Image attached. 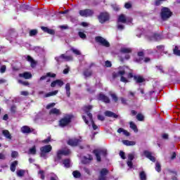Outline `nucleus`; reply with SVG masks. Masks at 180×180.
I'll list each match as a JSON object with an SVG mask.
<instances>
[{
    "label": "nucleus",
    "mask_w": 180,
    "mask_h": 180,
    "mask_svg": "<svg viewBox=\"0 0 180 180\" xmlns=\"http://www.w3.org/2000/svg\"><path fill=\"white\" fill-rule=\"evenodd\" d=\"M20 95H22V96H27V95H29V92L26 91H23L20 92Z\"/></svg>",
    "instance_id": "obj_63"
},
{
    "label": "nucleus",
    "mask_w": 180,
    "mask_h": 180,
    "mask_svg": "<svg viewBox=\"0 0 180 180\" xmlns=\"http://www.w3.org/2000/svg\"><path fill=\"white\" fill-rule=\"evenodd\" d=\"M80 16L83 18H88L89 16H92L94 15V11L90 9L81 10L79 11Z\"/></svg>",
    "instance_id": "obj_11"
},
{
    "label": "nucleus",
    "mask_w": 180,
    "mask_h": 180,
    "mask_svg": "<svg viewBox=\"0 0 180 180\" xmlns=\"http://www.w3.org/2000/svg\"><path fill=\"white\" fill-rule=\"evenodd\" d=\"M41 157L42 158H44L46 160L47 158V153H50L51 150H53V147H51V145H46L44 146H42L41 148Z\"/></svg>",
    "instance_id": "obj_5"
},
{
    "label": "nucleus",
    "mask_w": 180,
    "mask_h": 180,
    "mask_svg": "<svg viewBox=\"0 0 180 180\" xmlns=\"http://www.w3.org/2000/svg\"><path fill=\"white\" fill-rule=\"evenodd\" d=\"M78 34L80 39H82L83 40H85V39H86V34H85L84 32H79Z\"/></svg>",
    "instance_id": "obj_46"
},
{
    "label": "nucleus",
    "mask_w": 180,
    "mask_h": 180,
    "mask_svg": "<svg viewBox=\"0 0 180 180\" xmlns=\"http://www.w3.org/2000/svg\"><path fill=\"white\" fill-rule=\"evenodd\" d=\"M172 15V13L169 10V8L165 7L162 8L161 11V18L162 20H167V19H169L171 18V15Z\"/></svg>",
    "instance_id": "obj_7"
},
{
    "label": "nucleus",
    "mask_w": 180,
    "mask_h": 180,
    "mask_svg": "<svg viewBox=\"0 0 180 180\" xmlns=\"http://www.w3.org/2000/svg\"><path fill=\"white\" fill-rule=\"evenodd\" d=\"M11 157H12V158H16L18 157V152L17 151H13L11 153Z\"/></svg>",
    "instance_id": "obj_57"
},
{
    "label": "nucleus",
    "mask_w": 180,
    "mask_h": 180,
    "mask_svg": "<svg viewBox=\"0 0 180 180\" xmlns=\"http://www.w3.org/2000/svg\"><path fill=\"white\" fill-rule=\"evenodd\" d=\"M122 143L124 146H136V141H133L123 140Z\"/></svg>",
    "instance_id": "obj_31"
},
{
    "label": "nucleus",
    "mask_w": 180,
    "mask_h": 180,
    "mask_svg": "<svg viewBox=\"0 0 180 180\" xmlns=\"http://www.w3.org/2000/svg\"><path fill=\"white\" fill-rule=\"evenodd\" d=\"M49 113L50 115H56V116H58L59 115H61V111L58 108H52Z\"/></svg>",
    "instance_id": "obj_25"
},
{
    "label": "nucleus",
    "mask_w": 180,
    "mask_h": 180,
    "mask_svg": "<svg viewBox=\"0 0 180 180\" xmlns=\"http://www.w3.org/2000/svg\"><path fill=\"white\" fill-rule=\"evenodd\" d=\"M21 11L26 12V11H30V6L29 5L23 4L20 6Z\"/></svg>",
    "instance_id": "obj_40"
},
{
    "label": "nucleus",
    "mask_w": 180,
    "mask_h": 180,
    "mask_svg": "<svg viewBox=\"0 0 180 180\" xmlns=\"http://www.w3.org/2000/svg\"><path fill=\"white\" fill-rule=\"evenodd\" d=\"M37 34V30H32L30 31V36H36Z\"/></svg>",
    "instance_id": "obj_52"
},
{
    "label": "nucleus",
    "mask_w": 180,
    "mask_h": 180,
    "mask_svg": "<svg viewBox=\"0 0 180 180\" xmlns=\"http://www.w3.org/2000/svg\"><path fill=\"white\" fill-rule=\"evenodd\" d=\"M120 52L125 55V60L130 58V53H131V48H122Z\"/></svg>",
    "instance_id": "obj_15"
},
{
    "label": "nucleus",
    "mask_w": 180,
    "mask_h": 180,
    "mask_svg": "<svg viewBox=\"0 0 180 180\" xmlns=\"http://www.w3.org/2000/svg\"><path fill=\"white\" fill-rule=\"evenodd\" d=\"M92 160H94V158L92 157V155H86L82 158V164H89V162L92 161Z\"/></svg>",
    "instance_id": "obj_18"
},
{
    "label": "nucleus",
    "mask_w": 180,
    "mask_h": 180,
    "mask_svg": "<svg viewBox=\"0 0 180 180\" xmlns=\"http://www.w3.org/2000/svg\"><path fill=\"white\" fill-rule=\"evenodd\" d=\"M174 54L176 56H180V50L176 46L174 49Z\"/></svg>",
    "instance_id": "obj_51"
},
{
    "label": "nucleus",
    "mask_w": 180,
    "mask_h": 180,
    "mask_svg": "<svg viewBox=\"0 0 180 180\" xmlns=\"http://www.w3.org/2000/svg\"><path fill=\"white\" fill-rule=\"evenodd\" d=\"M47 77H49L51 78H54V77H56V74L51 73V72H48V73H46V75H44V76L41 77L39 79V81H44V79H46V78H47Z\"/></svg>",
    "instance_id": "obj_24"
},
{
    "label": "nucleus",
    "mask_w": 180,
    "mask_h": 180,
    "mask_svg": "<svg viewBox=\"0 0 180 180\" xmlns=\"http://www.w3.org/2000/svg\"><path fill=\"white\" fill-rule=\"evenodd\" d=\"M70 154H71V150H70V149H68V148L58 150L57 156L55 158V161L56 162L60 161V160L61 159V157H63V155H68Z\"/></svg>",
    "instance_id": "obj_8"
},
{
    "label": "nucleus",
    "mask_w": 180,
    "mask_h": 180,
    "mask_svg": "<svg viewBox=\"0 0 180 180\" xmlns=\"http://www.w3.org/2000/svg\"><path fill=\"white\" fill-rule=\"evenodd\" d=\"M110 96L112 98V100H114L115 102H117L118 98H117V96H116L115 94H110Z\"/></svg>",
    "instance_id": "obj_50"
},
{
    "label": "nucleus",
    "mask_w": 180,
    "mask_h": 180,
    "mask_svg": "<svg viewBox=\"0 0 180 180\" xmlns=\"http://www.w3.org/2000/svg\"><path fill=\"white\" fill-rule=\"evenodd\" d=\"M105 64V67H108V68L112 67V63L109 60H106Z\"/></svg>",
    "instance_id": "obj_62"
},
{
    "label": "nucleus",
    "mask_w": 180,
    "mask_h": 180,
    "mask_svg": "<svg viewBox=\"0 0 180 180\" xmlns=\"http://www.w3.org/2000/svg\"><path fill=\"white\" fill-rule=\"evenodd\" d=\"M112 8L114 9V11H119L120 9L119 6L117 4H112Z\"/></svg>",
    "instance_id": "obj_61"
},
{
    "label": "nucleus",
    "mask_w": 180,
    "mask_h": 180,
    "mask_svg": "<svg viewBox=\"0 0 180 180\" xmlns=\"http://www.w3.org/2000/svg\"><path fill=\"white\" fill-rule=\"evenodd\" d=\"M155 169L158 172H160L161 171V165H160V162H157L155 164Z\"/></svg>",
    "instance_id": "obj_47"
},
{
    "label": "nucleus",
    "mask_w": 180,
    "mask_h": 180,
    "mask_svg": "<svg viewBox=\"0 0 180 180\" xmlns=\"http://www.w3.org/2000/svg\"><path fill=\"white\" fill-rule=\"evenodd\" d=\"M125 9H130L131 8V2H127L124 4Z\"/></svg>",
    "instance_id": "obj_53"
},
{
    "label": "nucleus",
    "mask_w": 180,
    "mask_h": 180,
    "mask_svg": "<svg viewBox=\"0 0 180 180\" xmlns=\"http://www.w3.org/2000/svg\"><path fill=\"white\" fill-rule=\"evenodd\" d=\"M63 164L65 168H70V167H71V160H70V159H66L63 160Z\"/></svg>",
    "instance_id": "obj_36"
},
{
    "label": "nucleus",
    "mask_w": 180,
    "mask_h": 180,
    "mask_svg": "<svg viewBox=\"0 0 180 180\" xmlns=\"http://www.w3.org/2000/svg\"><path fill=\"white\" fill-rule=\"evenodd\" d=\"M21 131L22 133L27 134V133H31L32 131L30 130V128L28 126H23L21 128Z\"/></svg>",
    "instance_id": "obj_33"
},
{
    "label": "nucleus",
    "mask_w": 180,
    "mask_h": 180,
    "mask_svg": "<svg viewBox=\"0 0 180 180\" xmlns=\"http://www.w3.org/2000/svg\"><path fill=\"white\" fill-rule=\"evenodd\" d=\"M108 172H109V170H108L107 169L105 168L102 169L100 171L98 180H108L106 175H108Z\"/></svg>",
    "instance_id": "obj_14"
},
{
    "label": "nucleus",
    "mask_w": 180,
    "mask_h": 180,
    "mask_svg": "<svg viewBox=\"0 0 180 180\" xmlns=\"http://www.w3.org/2000/svg\"><path fill=\"white\" fill-rule=\"evenodd\" d=\"M51 180H58V177L57 176V175L54 174L51 177Z\"/></svg>",
    "instance_id": "obj_64"
},
{
    "label": "nucleus",
    "mask_w": 180,
    "mask_h": 180,
    "mask_svg": "<svg viewBox=\"0 0 180 180\" xmlns=\"http://www.w3.org/2000/svg\"><path fill=\"white\" fill-rule=\"evenodd\" d=\"M138 56H139V58H136V63H139L140 64H141V63H143V59L141 58V57H143V56H144V53H143L141 51L139 52Z\"/></svg>",
    "instance_id": "obj_35"
},
{
    "label": "nucleus",
    "mask_w": 180,
    "mask_h": 180,
    "mask_svg": "<svg viewBox=\"0 0 180 180\" xmlns=\"http://www.w3.org/2000/svg\"><path fill=\"white\" fill-rule=\"evenodd\" d=\"M41 30L45 32V33H49V34H54L55 33L53 30L47 28L46 27H41Z\"/></svg>",
    "instance_id": "obj_29"
},
{
    "label": "nucleus",
    "mask_w": 180,
    "mask_h": 180,
    "mask_svg": "<svg viewBox=\"0 0 180 180\" xmlns=\"http://www.w3.org/2000/svg\"><path fill=\"white\" fill-rule=\"evenodd\" d=\"M19 77H20V78H25V79H30V78H32V73L25 72L19 74Z\"/></svg>",
    "instance_id": "obj_22"
},
{
    "label": "nucleus",
    "mask_w": 180,
    "mask_h": 180,
    "mask_svg": "<svg viewBox=\"0 0 180 180\" xmlns=\"http://www.w3.org/2000/svg\"><path fill=\"white\" fill-rule=\"evenodd\" d=\"M126 70H127V67L122 66L119 68V71L117 72L112 73L113 78H117V77H121L120 82H124L125 84L129 82V80L123 75H124V73L126 72Z\"/></svg>",
    "instance_id": "obj_2"
},
{
    "label": "nucleus",
    "mask_w": 180,
    "mask_h": 180,
    "mask_svg": "<svg viewBox=\"0 0 180 180\" xmlns=\"http://www.w3.org/2000/svg\"><path fill=\"white\" fill-rule=\"evenodd\" d=\"M98 101H102L105 103H110V99L108 96H105L103 94H100L98 97Z\"/></svg>",
    "instance_id": "obj_16"
},
{
    "label": "nucleus",
    "mask_w": 180,
    "mask_h": 180,
    "mask_svg": "<svg viewBox=\"0 0 180 180\" xmlns=\"http://www.w3.org/2000/svg\"><path fill=\"white\" fill-rule=\"evenodd\" d=\"M94 154L96 155L97 161L101 162L102 157H106L108 152L106 150H94Z\"/></svg>",
    "instance_id": "obj_6"
},
{
    "label": "nucleus",
    "mask_w": 180,
    "mask_h": 180,
    "mask_svg": "<svg viewBox=\"0 0 180 180\" xmlns=\"http://www.w3.org/2000/svg\"><path fill=\"white\" fill-rule=\"evenodd\" d=\"M51 141V138L48 137L46 139L42 141V143H44L45 144H49Z\"/></svg>",
    "instance_id": "obj_56"
},
{
    "label": "nucleus",
    "mask_w": 180,
    "mask_h": 180,
    "mask_svg": "<svg viewBox=\"0 0 180 180\" xmlns=\"http://www.w3.org/2000/svg\"><path fill=\"white\" fill-rule=\"evenodd\" d=\"M120 156L121 157V158H122V160H126V156L124 155V152L120 151Z\"/></svg>",
    "instance_id": "obj_58"
},
{
    "label": "nucleus",
    "mask_w": 180,
    "mask_h": 180,
    "mask_svg": "<svg viewBox=\"0 0 180 180\" xmlns=\"http://www.w3.org/2000/svg\"><path fill=\"white\" fill-rule=\"evenodd\" d=\"M134 79L136 82L141 84V82H144V78L140 75H135L134 76Z\"/></svg>",
    "instance_id": "obj_30"
},
{
    "label": "nucleus",
    "mask_w": 180,
    "mask_h": 180,
    "mask_svg": "<svg viewBox=\"0 0 180 180\" xmlns=\"http://www.w3.org/2000/svg\"><path fill=\"white\" fill-rule=\"evenodd\" d=\"M117 133H123V134H124V136H127V137H129V136H130V134L129 133V131H127V130H124L122 128H120L117 130Z\"/></svg>",
    "instance_id": "obj_37"
},
{
    "label": "nucleus",
    "mask_w": 180,
    "mask_h": 180,
    "mask_svg": "<svg viewBox=\"0 0 180 180\" xmlns=\"http://www.w3.org/2000/svg\"><path fill=\"white\" fill-rule=\"evenodd\" d=\"M30 154H32V155L36 154V146H33L32 148H30Z\"/></svg>",
    "instance_id": "obj_49"
},
{
    "label": "nucleus",
    "mask_w": 180,
    "mask_h": 180,
    "mask_svg": "<svg viewBox=\"0 0 180 180\" xmlns=\"http://www.w3.org/2000/svg\"><path fill=\"white\" fill-rule=\"evenodd\" d=\"M92 108H94L92 105H85L83 108L84 112L87 115V118L85 117V115L82 116L83 120H84V122L86 124H88V126H92L94 130H96L98 129V126L95 124V122H94V120L92 119V114L89 112L92 110Z\"/></svg>",
    "instance_id": "obj_1"
},
{
    "label": "nucleus",
    "mask_w": 180,
    "mask_h": 180,
    "mask_svg": "<svg viewBox=\"0 0 180 180\" xmlns=\"http://www.w3.org/2000/svg\"><path fill=\"white\" fill-rule=\"evenodd\" d=\"M137 120H139V122H143L144 120V115L142 114H138L136 115Z\"/></svg>",
    "instance_id": "obj_44"
},
{
    "label": "nucleus",
    "mask_w": 180,
    "mask_h": 180,
    "mask_svg": "<svg viewBox=\"0 0 180 180\" xmlns=\"http://www.w3.org/2000/svg\"><path fill=\"white\" fill-rule=\"evenodd\" d=\"M55 60L60 64V63H63V61H72V56L62 54L59 57H56Z\"/></svg>",
    "instance_id": "obj_9"
},
{
    "label": "nucleus",
    "mask_w": 180,
    "mask_h": 180,
    "mask_svg": "<svg viewBox=\"0 0 180 180\" xmlns=\"http://www.w3.org/2000/svg\"><path fill=\"white\" fill-rule=\"evenodd\" d=\"M139 175H140L141 180H146V173L144 172H141Z\"/></svg>",
    "instance_id": "obj_48"
},
{
    "label": "nucleus",
    "mask_w": 180,
    "mask_h": 180,
    "mask_svg": "<svg viewBox=\"0 0 180 180\" xmlns=\"http://www.w3.org/2000/svg\"><path fill=\"white\" fill-rule=\"evenodd\" d=\"M58 94V90L50 91L44 95V98H50V96H56Z\"/></svg>",
    "instance_id": "obj_28"
},
{
    "label": "nucleus",
    "mask_w": 180,
    "mask_h": 180,
    "mask_svg": "<svg viewBox=\"0 0 180 180\" xmlns=\"http://www.w3.org/2000/svg\"><path fill=\"white\" fill-rule=\"evenodd\" d=\"M130 128L132 129V130H134L135 132H137V126L134 124V123L133 122H130Z\"/></svg>",
    "instance_id": "obj_43"
},
{
    "label": "nucleus",
    "mask_w": 180,
    "mask_h": 180,
    "mask_svg": "<svg viewBox=\"0 0 180 180\" xmlns=\"http://www.w3.org/2000/svg\"><path fill=\"white\" fill-rule=\"evenodd\" d=\"M26 59H27V60L29 61V63H30L31 67L32 68H34V67H36L37 63L35 62L34 60H33V58H31L30 56H27Z\"/></svg>",
    "instance_id": "obj_27"
},
{
    "label": "nucleus",
    "mask_w": 180,
    "mask_h": 180,
    "mask_svg": "<svg viewBox=\"0 0 180 180\" xmlns=\"http://www.w3.org/2000/svg\"><path fill=\"white\" fill-rule=\"evenodd\" d=\"M133 160H134V153H129L128 155V161L127 163L129 168H131L133 167V162H131L133 161Z\"/></svg>",
    "instance_id": "obj_20"
},
{
    "label": "nucleus",
    "mask_w": 180,
    "mask_h": 180,
    "mask_svg": "<svg viewBox=\"0 0 180 180\" xmlns=\"http://www.w3.org/2000/svg\"><path fill=\"white\" fill-rule=\"evenodd\" d=\"M143 155L146 157V158H148L150 161L153 162H155V158L153 156V153L148 150L143 151Z\"/></svg>",
    "instance_id": "obj_17"
},
{
    "label": "nucleus",
    "mask_w": 180,
    "mask_h": 180,
    "mask_svg": "<svg viewBox=\"0 0 180 180\" xmlns=\"http://www.w3.org/2000/svg\"><path fill=\"white\" fill-rule=\"evenodd\" d=\"M100 23H105L109 20V14L108 13H101L98 16Z\"/></svg>",
    "instance_id": "obj_13"
},
{
    "label": "nucleus",
    "mask_w": 180,
    "mask_h": 180,
    "mask_svg": "<svg viewBox=\"0 0 180 180\" xmlns=\"http://www.w3.org/2000/svg\"><path fill=\"white\" fill-rule=\"evenodd\" d=\"M40 176H41V179H44V172L41 170L39 172Z\"/></svg>",
    "instance_id": "obj_60"
},
{
    "label": "nucleus",
    "mask_w": 180,
    "mask_h": 180,
    "mask_svg": "<svg viewBox=\"0 0 180 180\" xmlns=\"http://www.w3.org/2000/svg\"><path fill=\"white\" fill-rule=\"evenodd\" d=\"M131 22V18L126 17L124 14H121L117 20V29L118 30H123L124 25L122 23H129Z\"/></svg>",
    "instance_id": "obj_3"
},
{
    "label": "nucleus",
    "mask_w": 180,
    "mask_h": 180,
    "mask_svg": "<svg viewBox=\"0 0 180 180\" xmlns=\"http://www.w3.org/2000/svg\"><path fill=\"white\" fill-rule=\"evenodd\" d=\"M65 91H66V95L68 98H70V96L71 95V86L70 85V83L66 84L65 85Z\"/></svg>",
    "instance_id": "obj_32"
},
{
    "label": "nucleus",
    "mask_w": 180,
    "mask_h": 180,
    "mask_svg": "<svg viewBox=\"0 0 180 180\" xmlns=\"http://www.w3.org/2000/svg\"><path fill=\"white\" fill-rule=\"evenodd\" d=\"M17 176H23L25 175V170L19 169L16 172Z\"/></svg>",
    "instance_id": "obj_42"
},
{
    "label": "nucleus",
    "mask_w": 180,
    "mask_h": 180,
    "mask_svg": "<svg viewBox=\"0 0 180 180\" xmlns=\"http://www.w3.org/2000/svg\"><path fill=\"white\" fill-rule=\"evenodd\" d=\"M6 72V65H1L0 68L1 74H5Z\"/></svg>",
    "instance_id": "obj_45"
},
{
    "label": "nucleus",
    "mask_w": 180,
    "mask_h": 180,
    "mask_svg": "<svg viewBox=\"0 0 180 180\" xmlns=\"http://www.w3.org/2000/svg\"><path fill=\"white\" fill-rule=\"evenodd\" d=\"M71 119H72V117L70 115L64 116L59 120L60 127H65L66 126H68V124L71 123Z\"/></svg>",
    "instance_id": "obj_4"
},
{
    "label": "nucleus",
    "mask_w": 180,
    "mask_h": 180,
    "mask_svg": "<svg viewBox=\"0 0 180 180\" xmlns=\"http://www.w3.org/2000/svg\"><path fill=\"white\" fill-rule=\"evenodd\" d=\"M56 85H58V86H63V85H64V82H63V80L60 79H57L53 81L51 84V88H54Z\"/></svg>",
    "instance_id": "obj_21"
},
{
    "label": "nucleus",
    "mask_w": 180,
    "mask_h": 180,
    "mask_svg": "<svg viewBox=\"0 0 180 180\" xmlns=\"http://www.w3.org/2000/svg\"><path fill=\"white\" fill-rule=\"evenodd\" d=\"M79 143H81V140L77 139H69V141H68V144L69 146H72V147L78 146Z\"/></svg>",
    "instance_id": "obj_19"
},
{
    "label": "nucleus",
    "mask_w": 180,
    "mask_h": 180,
    "mask_svg": "<svg viewBox=\"0 0 180 180\" xmlns=\"http://www.w3.org/2000/svg\"><path fill=\"white\" fill-rule=\"evenodd\" d=\"M74 178H81V173L77 170H75L72 172Z\"/></svg>",
    "instance_id": "obj_41"
},
{
    "label": "nucleus",
    "mask_w": 180,
    "mask_h": 180,
    "mask_svg": "<svg viewBox=\"0 0 180 180\" xmlns=\"http://www.w3.org/2000/svg\"><path fill=\"white\" fill-rule=\"evenodd\" d=\"M95 40L96 43L101 44V46H103L104 47H110V44L109 43V41H108V40L102 37H96L95 38Z\"/></svg>",
    "instance_id": "obj_10"
},
{
    "label": "nucleus",
    "mask_w": 180,
    "mask_h": 180,
    "mask_svg": "<svg viewBox=\"0 0 180 180\" xmlns=\"http://www.w3.org/2000/svg\"><path fill=\"white\" fill-rule=\"evenodd\" d=\"M165 1H167V0H156L155 5L157 6H160V5H161V4H162V2H165Z\"/></svg>",
    "instance_id": "obj_54"
},
{
    "label": "nucleus",
    "mask_w": 180,
    "mask_h": 180,
    "mask_svg": "<svg viewBox=\"0 0 180 180\" xmlns=\"http://www.w3.org/2000/svg\"><path fill=\"white\" fill-rule=\"evenodd\" d=\"M3 136L6 137V139H8V140H12V136L11 135V133L9 131L4 129L2 131Z\"/></svg>",
    "instance_id": "obj_26"
},
{
    "label": "nucleus",
    "mask_w": 180,
    "mask_h": 180,
    "mask_svg": "<svg viewBox=\"0 0 180 180\" xmlns=\"http://www.w3.org/2000/svg\"><path fill=\"white\" fill-rule=\"evenodd\" d=\"M18 165V161H14L13 163H11L10 169L12 172H15L16 171V166Z\"/></svg>",
    "instance_id": "obj_34"
},
{
    "label": "nucleus",
    "mask_w": 180,
    "mask_h": 180,
    "mask_svg": "<svg viewBox=\"0 0 180 180\" xmlns=\"http://www.w3.org/2000/svg\"><path fill=\"white\" fill-rule=\"evenodd\" d=\"M19 84H22V85H25V86L29 85V82H23L22 80H18Z\"/></svg>",
    "instance_id": "obj_59"
},
{
    "label": "nucleus",
    "mask_w": 180,
    "mask_h": 180,
    "mask_svg": "<svg viewBox=\"0 0 180 180\" xmlns=\"http://www.w3.org/2000/svg\"><path fill=\"white\" fill-rule=\"evenodd\" d=\"M56 106V103H51L46 105V109H51V108H54Z\"/></svg>",
    "instance_id": "obj_55"
},
{
    "label": "nucleus",
    "mask_w": 180,
    "mask_h": 180,
    "mask_svg": "<svg viewBox=\"0 0 180 180\" xmlns=\"http://www.w3.org/2000/svg\"><path fill=\"white\" fill-rule=\"evenodd\" d=\"M148 39L151 41H158V40H161L162 37L158 34L150 33L148 35Z\"/></svg>",
    "instance_id": "obj_12"
},
{
    "label": "nucleus",
    "mask_w": 180,
    "mask_h": 180,
    "mask_svg": "<svg viewBox=\"0 0 180 180\" xmlns=\"http://www.w3.org/2000/svg\"><path fill=\"white\" fill-rule=\"evenodd\" d=\"M105 115L108 117H114L115 119H117V117H119V116L117 115H116L113 112H111V111H109V110L105 111Z\"/></svg>",
    "instance_id": "obj_23"
},
{
    "label": "nucleus",
    "mask_w": 180,
    "mask_h": 180,
    "mask_svg": "<svg viewBox=\"0 0 180 180\" xmlns=\"http://www.w3.org/2000/svg\"><path fill=\"white\" fill-rule=\"evenodd\" d=\"M83 74H84L85 78H88V77H91V75H92V70H85L84 71Z\"/></svg>",
    "instance_id": "obj_38"
},
{
    "label": "nucleus",
    "mask_w": 180,
    "mask_h": 180,
    "mask_svg": "<svg viewBox=\"0 0 180 180\" xmlns=\"http://www.w3.org/2000/svg\"><path fill=\"white\" fill-rule=\"evenodd\" d=\"M70 50L76 56H81V51L80 50H78V49H75L74 47H71Z\"/></svg>",
    "instance_id": "obj_39"
}]
</instances>
